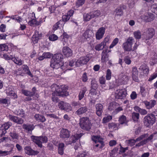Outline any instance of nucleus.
I'll return each instance as SVG.
<instances>
[{"instance_id": "1", "label": "nucleus", "mask_w": 157, "mask_h": 157, "mask_svg": "<svg viewBox=\"0 0 157 157\" xmlns=\"http://www.w3.org/2000/svg\"><path fill=\"white\" fill-rule=\"evenodd\" d=\"M89 55L85 56L80 57L78 59L75 61L72 60L69 62V66L70 67L75 65L76 67H80L86 64L91 59Z\"/></svg>"}, {"instance_id": "2", "label": "nucleus", "mask_w": 157, "mask_h": 157, "mask_svg": "<svg viewBox=\"0 0 157 157\" xmlns=\"http://www.w3.org/2000/svg\"><path fill=\"white\" fill-rule=\"evenodd\" d=\"M50 66L53 69H58L60 68L61 69L65 71L72 69L71 68H70L69 63L68 62H65L63 63L51 60Z\"/></svg>"}, {"instance_id": "3", "label": "nucleus", "mask_w": 157, "mask_h": 157, "mask_svg": "<svg viewBox=\"0 0 157 157\" xmlns=\"http://www.w3.org/2000/svg\"><path fill=\"white\" fill-rule=\"evenodd\" d=\"M52 91H54L52 94V101L57 102L58 101V98L56 96H61L63 94V92L62 90V88H59L58 86L56 84H54L51 86Z\"/></svg>"}, {"instance_id": "4", "label": "nucleus", "mask_w": 157, "mask_h": 157, "mask_svg": "<svg viewBox=\"0 0 157 157\" xmlns=\"http://www.w3.org/2000/svg\"><path fill=\"white\" fill-rule=\"evenodd\" d=\"M92 140L95 143L93 145V148L95 151H97L99 148H101L104 146L103 139L99 136H93L92 137Z\"/></svg>"}, {"instance_id": "5", "label": "nucleus", "mask_w": 157, "mask_h": 157, "mask_svg": "<svg viewBox=\"0 0 157 157\" xmlns=\"http://www.w3.org/2000/svg\"><path fill=\"white\" fill-rule=\"evenodd\" d=\"M155 116L154 114L151 113L148 114L144 118V124L145 126L149 127L155 123Z\"/></svg>"}, {"instance_id": "6", "label": "nucleus", "mask_w": 157, "mask_h": 157, "mask_svg": "<svg viewBox=\"0 0 157 157\" xmlns=\"http://www.w3.org/2000/svg\"><path fill=\"white\" fill-rule=\"evenodd\" d=\"M134 42V38L132 37H128L122 44V48L124 51L129 52L131 51L132 45Z\"/></svg>"}, {"instance_id": "7", "label": "nucleus", "mask_w": 157, "mask_h": 157, "mask_svg": "<svg viewBox=\"0 0 157 157\" xmlns=\"http://www.w3.org/2000/svg\"><path fill=\"white\" fill-rule=\"evenodd\" d=\"M80 127L83 129L89 130L91 128V124L89 119L86 117H82L80 120Z\"/></svg>"}, {"instance_id": "8", "label": "nucleus", "mask_w": 157, "mask_h": 157, "mask_svg": "<svg viewBox=\"0 0 157 157\" xmlns=\"http://www.w3.org/2000/svg\"><path fill=\"white\" fill-rule=\"evenodd\" d=\"M94 36L93 31L88 29L86 30L83 34L82 36L79 37L78 39L81 42H83L87 39H91Z\"/></svg>"}, {"instance_id": "9", "label": "nucleus", "mask_w": 157, "mask_h": 157, "mask_svg": "<svg viewBox=\"0 0 157 157\" xmlns=\"http://www.w3.org/2000/svg\"><path fill=\"white\" fill-rule=\"evenodd\" d=\"M127 94V90L125 89H119L116 91L115 97L117 98L123 99L126 97Z\"/></svg>"}, {"instance_id": "10", "label": "nucleus", "mask_w": 157, "mask_h": 157, "mask_svg": "<svg viewBox=\"0 0 157 157\" xmlns=\"http://www.w3.org/2000/svg\"><path fill=\"white\" fill-rule=\"evenodd\" d=\"M155 31L153 28H148L147 29L145 32H144V35L146 40L152 38L155 34Z\"/></svg>"}, {"instance_id": "11", "label": "nucleus", "mask_w": 157, "mask_h": 157, "mask_svg": "<svg viewBox=\"0 0 157 157\" xmlns=\"http://www.w3.org/2000/svg\"><path fill=\"white\" fill-rule=\"evenodd\" d=\"M12 125V123L8 122L3 124L0 128V134L1 136L4 135L7 132V130Z\"/></svg>"}, {"instance_id": "12", "label": "nucleus", "mask_w": 157, "mask_h": 157, "mask_svg": "<svg viewBox=\"0 0 157 157\" xmlns=\"http://www.w3.org/2000/svg\"><path fill=\"white\" fill-rule=\"evenodd\" d=\"M132 77L133 80L138 82L140 80L138 77V71L136 67H132L131 71Z\"/></svg>"}, {"instance_id": "13", "label": "nucleus", "mask_w": 157, "mask_h": 157, "mask_svg": "<svg viewBox=\"0 0 157 157\" xmlns=\"http://www.w3.org/2000/svg\"><path fill=\"white\" fill-rule=\"evenodd\" d=\"M141 19L145 21H151L155 18L154 15L151 13H146L141 16Z\"/></svg>"}, {"instance_id": "14", "label": "nucleus", "mask_w": 157, "mask_h": 157, "mask_svg": "<svg viewBox=\"0 0 157 157\" xmlns=\"http://www.w3.org/2000/svg\"><path fill=\"white\" fill-rule=\"evenodd\" d=\"M105 30V29L104 27H101L98 29L95 34L96 38L97 40H100L103 38Z\"/></svg>"}, {"instance_id": "15", "label": "nucleus", "mask_w": 157, "mask_h": 157, "mask_svg": "<svg viewBox=\"0 0 157 157\" xmlns=\"http://www.w3.org/2000/svg\"><path fill=\"white\" fill-rule=\"evenodd\" d=\"M6 94L8 96H11L13 98H17V95L14 91V88L11 86H9L6 90Z\"/></svg>"}, {"instance_id": "16", "label": "nucleus", "mask_w": 157, "mask_h": 157, "mask_svg": "<svg viewBox=\"0 0 157 157\" xmlns=\"http://www.w3.org/2000/svg\"><path fill=\"white\" fill-rule=\"evenodd\" d=\"M24 150L25 153L29 155H35L39 153L37 151L33 150L30 146H26L24 148Z\"/></svg>"}, {"instance_id": "17", "label": "nucleus", "mask_w": 157, "mask_h": 157, "mask_svg": "<svg viewBox=\"0 0 157 157\" xmlns=\"http://www.w3.org/2000/svg\"><path fill=\"white\" fill-rule=\"evenodd\" d=\"M129 78V77L126 74H124L123 72H121L118 77L120 81L124 84L128 82Z\"/></svg>"}, {"instance_id": "18", "label": "nucleus", "mask_w": 157, "mask_h": 157, "mask_svg": "<svg viewBox=\"0 0 157 157\" xmlns=\"http://www.w3.org/2000/svg\"><path fill=\"white\" fill-rule=\"evenodd\" d=\"M98 87L97 82L94 79H92L91 81V89L90 93L92 95H95L97 93L96 89Z\"/></svg>"}, {"instance_id": "19", "label": "nucleus", "mask_w": 157, "mask_h": 157, "mask_svg": "<svg viewBox=\"0 0 157 157\" xmlns=\"http://www.w3.org/2000/svg\"><path fill=\"white\" fill-rule=\"evenodd\" d=\"M8 117L10 120L18 124H21L23 123L22 119L16 116L10 114L9 115Z\"/></svg>"}, {"instance_id": "20", "label": "nucleus", "mask_w": 157, "mask_h": 157, "mask_svg": "<svg viewBox=\"0 0 157 157\" xmlns=\"http://www.w3.org/2000/svg\"><path fill=\"white\" fill-rule=\"evenodd\" d=\"M63 56L62 54L61 53H57L53 55L51 60L63 63Z\"/></svg>"}, {"instance_id": "21", "label": "nucleus", "mask_w": 157, "mask_h": 157, "mask_svg": "<svg viewBox=\"0 0 157 157\" xmlns=\"http://www.w3.org/2000/svg\"><path fill=\"white\" fill-rule=\"evenodd\" d=\"M41 136H32L31 138L33 141L36 143L38 146L41 147H42V142L41 141Z\"/></svg>"}, {"instance_id": "22", "label": "nucleus", "mask_w": 157, "mask_h": 157, "mask_svg": "<svg viewBox=\"0 0 157 157\" xmlns=\"http://www.w3.org/2000/svg\"><path fill=\"white\" fill-rule=\"evenodd\" d=\"M70 132L66 129H62L60 132V137L62 138H68L70 136Z\"/></svg>"}, {"instance_id": "23", "label": "nucleus", "mask_w": 157, "mask_h": 157, "mask_svg": "<svg viewBox=\"0 0 157 157\" xmlns=\"http://www.w3.org/2000/svg\"><path fill=\"white\" fill-rule=\"evenodd\" d=\"M143 103L145 104L147 109H150L154 107L156 105V102L155 100H152L150 101H144Z\"/></svg>"}, {"instance_id": "24", "label": "nucleus", "mask_w": 157, "mask_h": 157, "mask_svg": "<svg viewBox=\"0 0 157 157\" xmlns=\"http://www.w3.org/2000/svg\"><path fill=\"white\" fill-rule=\"evenodd\" d=\"M62 51L64 55L67 57H70L72 55V51L68 47H64L63 48Z\"/></svg>"}, {"instance_id": "25", "label": "nucleus", "mask_w": 157, "mask_h": 157, "mask_svg": "<svg viewBox=\"0 0 157 157\" xmlns=\"http://www.w3.org/2000/svg\"><path fill=\"white\" fill-rule=\"evenodd\" d=\"M95 108L97 115L98 116H101L103 112L102 105L100 103L97 104L95 105Z\"/></svg>"}, {"instance_id": "26", "label": "nucleus", "mask_w": 157, "mask_h": 157, "mask_svg": "<svg viewBox=\"0 0 157 157\" xmlns=\"http://www.w3.org/2000/svg\"><path fill=\"white\" fill-rule=\"evenodd\" d=\"M31 15L33 18L30 21H29V24L31 26L39 25L40 24V22L34 19L35 18V13H31Z\"/></svg>"}, {"instance_id": "27", "label": "nucleus", "mask_w": 157, "mask_h": 157, "mask_svg": "<svg viewBox=\"0 0 157 157\" xmlns=\"http://www.w3.org/2000/svg\"><path fill=\"white\" fill-rule=\"evenodd\" d=\"M157 63V54L155 53H152L151 55L149 63L151 65H153Z\"/></svg>"}, {"instance_id": "28", "label": "nucleus", "mask_w": 157, "mask_h": 157, "mask_svg": "<svg viewBox=\"0 0 157 157\" xmlns=\"http://www.w3.org/2000/svg\"><path fill=\"white\" fill-rule=\"evenodd\" d=\"M22 127L24 129L29 133L30 132H32V131L34 128V126L33 124H24L22 125Z\"/></svg>"}, {"instance_id": "29", "label": "nucleus", "mask_w": 157, "mask_h": 157, "mask_svg": "<svg viewBox=\"0 0 157 157\" xmlns=\"http://www.w3.org/2000/svg\"><path fill=\"white\" fill-rule=\"evenodd\" d=\"M148 135L147 134H144L140 136L139 137L137 138L135 140H131L129 141V144L130 145H133L135 142L139 141L143 139H144Z\"/></svg>"}, {"instance_id": "30", "label": "nucleus", "mask_w": 157, "mask_h": 157, "mask_svg": "<svg viewBox=\"0 0 157 157\" xmlns=\"http://www.w3.org/2000/svg\"><path fill=\"white\" fill-rule=\"evenodd\" d=\"M35 120L38 122H44L46 121L45 117L43 115L39 114H36L34 116Z\"/></svg>"}, {"instance_id": "31", "label": "nucleus", "mask_w": 157, "mask_h": 157, "mask_svg": "<svg viewBox=\"0 0 157 157\" xmlns=\"http://www.w3.org/2000/svg\"><path fill=\"white\" fill-rule=\"evenodd\" d=\"M82 135L83 134L82 133L75 134L74 135H72L70 138L72 140V142L71 143H69V144H71L72 143L75 142L76 141L81 137Z\"/></svg>"}, {"instance_id": "32", "label": "nucleus", "mask_w": 157, "mask_h": 157, "mask_svg": "<svg viewBox=\"0 0 157 157\" xmlns=\"http://www.w3.org/2000/svg\"><path fill=\"white\" fill-rule=\"evenodd\" d=\"M134 109L136 111L139 112L141 115H145L147 113V112L146 109H141L137 106H135L134 107Z\"/></svg>"}, {"instance_id": "33", "label": "nucleus", "mask_w": 157, "mask_h": 157, "mask_svg": "<svg viewBox=\"0 0 157 157\" xmlns=\"http://www.w3.org/2000/svg\"><path fill=\"white\" fill-rule=\"evenodd\" d=\"M108 56L107 54V50L103 51L101 53V59L102 62H105L108 60Z\"/></svg>"}, {"instance_id": "34", "label": "nucleus", "mask_w": 157, "mask_h": 157, "mask_svg": "<svg viewBox=\"0 0 157 157\" xmlns=\"http://www.w3.org/2000/svg\"><path fill=\"white\" fill-rule=\"evenodd\" d=\"M22 68L23 71L25 73L29 75L31 77H32L33 76L31 73L29 69L26 65H24L22 66Z\"/></svg>"}, {"instance_id": "35", "label": "nucleus", "mask_w": 157, "mask_h": 157, "mask_svg": "<svg viewBox=\"0 0 157 157\" xmlns=\"http://www.w3.org/2000/svg\"><path fill=\"white\" fill-rule=\"evenodd\" d=\"M139 69L143 71L144 74L148 73L149 71V69L148 67L145 64L142 65L139 68Z\"/></svg>"}, {"instance_id": "36", "label": "nucleus", "mask_w": 157, "mask_h": 157, "mask_svg": "<svg viewBox=\"0 0 157 157\" xmlns=\"http://www.w3.org/2000/svg\"><path fill=\"white\" fill-rule=\"evenodd\" d=\"M119 121L120 124H126L128 121L126 119V117L123 115H122L120 117Z\"/></svg>"}, {"instance_id": "37", "label": "nucleus", "mask_w": 157, "mask_h": 157, "mask_svg": "<svg viewBox=\"0 0 157 157\" xmlns=\"http://www.w3.org/2000/svg\"><path fill=\"white\" fill-rule=\"evenodd\" d=\"M69 36L66 33H63L61 37H62V41L63 42V45H65L67 44L68 41V39Z\"/></svg>"}, {"instance_id": "38", "label": "nucleus", "mask_w": 157, "mask_h": 157, "mask_svg": "<svg viewBox=\"0 0 157 157\" xmlns=\"http://www.w3.org/2000/svg\"><path fill=\"white\" fill-rule=\"evenodd\" d=\"M148 92V90L145 87L141 86L140 87V93L142 97H144Z\"/></svg>"}, {"instance_id": "39", "label": "nucleus", "mask_w": 157, "mask_h": 157, "mask_svg": "<svg viewBox=\"0 0 157 157\" xmlns=\"http://www.w3.org/2000/svg\"><path fill=\"white\" fill-rule=\"evenodd\" d=\"M64 144L63 143L59 144L58 149V152L60 155H62L63 154L64 147Z\"/></svg>"}, {"instance_id": "40", "label": "nucleus", "mask_w": 157, "mask_h": 157, "mask_svg": "<svg viewBox=\"0 0 157 157\" xmlns=\"http://www.w3.org/2000/svg\"><path fill=\"white\" fill-rule=\"evenodd\" d=\"M87 110V108L85 107H81L76 112V113L78 115H81L85 113Z\"/></svg>"}, {"instance_id": "41", "label": "nucleus", "mask_w": 157, "mask_h": 157, "mask_svg": "<svg viewBox=\"0 0 157 157\" xmlns=\"http://www.w3.org/2000/svg\"><path fill=\"white\" fill-rule=\"evenodd\" d=\"M14 113L15 114L22 117H23L24 116L25 114L24 111L22 109H18L15 110Z\"/></svg>"}, {"instance_id": "42", "label": "nucleus", "mask_w": 157, "mask_h": 157, "mask_svg": "<svg viewBox=\"0 0 157 157\" xmlns=\"http://www.w3.org/2000/svg\"><path fill=\"white\" fill-rule=\"evenodd\" d=\"M86 90L87 89L86 87H84L81 89L78 96L79 100H81L84 97L85 94Z\"/></svg>"}, {"instance_id": "43", "label": "nucleus", "mask_w": 157, "mask_h": 157, "mask_svg": "<svg viewBox=\"0 0 157 157\" xmlns=\"http://www.w3.org/2000/svg\"><path fill=\"white\" fill-rule=\"evenodd\" d=\"M12 60L17 64L21 65L23 64V61L18 57H13Z\"/></svg>"}, {"instance_id": "44", "label": "nucleus", "mask_w": 157, "mask_h": 157, "mask_svg": "<svg viewBox=\"0 0 157 157\" xmlns=\"http://www.w3.org/2000/svg\"><path fill=\"white\" fill-rule=\"evenodd\" d=\"M9 17L13 20H15L19 23H20L22 20V18L17 15H12L10 16Z\"/></svg>"}, {"instance_id": "45", "label": "nucleus", "mask_w": 157, "mask_h": 157, "mask_svg": "<svg viewBox=\"0 0 157 157\" xmlns=\"http://www.w3.org/2000/svg\"><path fill=\"white\" fill-rule=\"evenodd\" d=\"M91 17L90 12L89 13H85L83 15V20L85 21H88L93 18Z\"/></svg>"}, {"instance_id": "46", "label": "nucleus", "mask_w": 157, "mask_h": 157, "mask_svg": "<svg viewBox=\"0 0 157 157\" xmlns=\"http://www.w3.org/2000/svg\"><path fill=\"white\" fill-rule=\"evenodd\" d=\"M22 92L25 95L27 96L32 97L35 94V93L33 92H30L25 90H22Z\"/></svg>"}, {"instance_id": "47", "label": "nucleus", "mask_w": 157, "mask_h": 157, "mask_svg": "<svg viewBox=\"0 0 157 157\" xmlns=\"http://www.w3.org/2000/svg\"><path fill=\"white\" fill-rule=\"evenodd\" d=\"M122 8L121 6L116 8L115 11L116 15L121 16L123 15V12Z\"/></svg>"}, {"instance_id": "48", "label": "nucleus", "mask_w": 157, "mask_h": 157, "mask_svg": "<svg viewBox=\"0 0 157 157\" xmlns=\"http://www.w3.org/2000/svg\"><path fill=\"white\" fill-rule=\"evenodd\" d=\"M90 13L91 14V17H92L93 18L97 17L99 16L101 14L100 12V11L98 10L92 11L90 12Z\"/></svg>"}, {"instance_id": "49", "label": "nucleus", "mask_w": 157, "mask_h": 157, "mask_svg": "<svg viewBox=\"0 0 157 157\" xmlns=\"http://www.w3.org/2000/svg\"><path fill=\"white\" fill-rule=\"evenodd\" d=\"M140 114L139 113L134 112L132 113V118L136 122H137L139 119Z\"/></svg>"}, {"instance_id": "50", "label": "nucleus", "mask_w": 157, "mask_h": 157, "mask_svg": "<svg viewBox=\"0 0 157 157\" xmlns=\"http://www.w3.org/2000/svg\"><path fill=\"white\" fill-rule=\"evenodd\" d=\"M119 39L117 38H115L112 42L111 44L109 46L110 49L113 48L115 46H116L119 42Z\"/></svg>"}, {"instance_id": "51", "label": "nucleus", "mask_w": 157, "mask_h": 157, "mask_svg": "<svg viewBox=\"0 0 157 157\" xmlns=\"http://www.w3.org/2000/svg\"><path fill=\"white\" fill-rule=\"evenodd\" d=\"M112 118L111 116L108 115L107 116L104 117L102 119V123H106L107 122L109 121Z\"/></svg>"}, {"instance_id": "52", "label": "nucleus", "mask_w": 157, "mask_h": 157, "mask_svg": "<svg viewBox=\"0 0 157 157\" xmlns=\"http://www.w3.org/2000/svg\"><path fill=\"white\" fill-rule=\"evenodd\" d=\"M8 48V46L6 44H0V51H7Z\"/></svg>"}, {"instance_id": "53", "label": "nucleus", "mask_w": 157, "mask_h": 157, "mask_svg": "<svg viewBox=\"0 0 157 157\" xmlns=\"http://www.w3.org/2000/svg\"><path fill=\"white\" fill-rule=\"evenodd\" d=\"M108 127L109 128L113 129L115 130L118 129L117 125L114 123H109V124Z\"/></svg>"}, {"instance_id": "54", "label": "nucleus", "mask_w": 157, "mask_h": 157, "mask_svg": "<svg viewBox=\"0 0 157 157\" xmlns=\"http://www.w3.org/2000/svg\"><path fill=\"white\" fill-rule=\"evenodd\" d=\"M134 37L136 39H140L141 37V33L140 31L134 32Z\"/></svg>"}, {"instance_id": "55", "label": "nucleus", "mask_w": 157, "mask_h": 157, "mask_svg": "<svg viewBox=\"0 0 157 157\" xmlns=\"http://www.w3.org/2000/svg\"><path fill=\"white\" fill-rule=\"evenodd\" d=\"M157 77V69L155 72L151 75L148 79V81H151Z\"/></svg>"}, {"instance_id": "56", "label": "nucleus", "mask_w": 157, "mask_h": 157, "mask_svg": "<svg viewBox=\"0 0 157 157\" xmlns=\"http://www.w3.org/2000/svg\"><path fill=\"white\" fill-rule=\"evenodd\" d=\"M10 135L13 139H17L18 138V134L15 132H10Z\"/></svg>"}, {"instance_id": "57", "label": "nucleus", "mask_w": 157, "mask_h": 157, "mask_svg": "<svg viewBox=\"0 0 157 157\" xmlns=\"http://www.w3.org/2000/svg\"><path fill=\"white\" fill-rule=\"evenodd\" d=\"M58 39V37L55 34H52L49 36V39L52 41H54L57 40Z\"/></svg>"}, {"instance_id": "58", "label": "nucleus", "mask_w": 157, "mask_h": 157, "mask_svg": "<svg viewBox=\"0 0 157 157\" xmlns=\"http://www.w3.org/2000/svg\"><path fill=\"white\" fill-rule=\"evenodd\" d=\"M116 103L112 102L109 103L108 107V109L110 111L113 110L116 108Z\"/></svg>"}, {"instance_id": "59", "label": "nucleus", "mask_w": 157, "mask_h": 157, "mask_svg": "<svg viewBox=\"0 0 157 157\" xmlns=\"http://www.w3.org/2000/svg\"><path fill=\"white\" fill-rule=\"evenodd\" d=\"M110 37L109 36H106L104 39V40L101 42L102 44L103 45V47H104L107 43H109V41Z\"/></svg>"}, {"instance_id": "60", "label": "nucleus", "mask_w": 157, "mask_h": 157, "mask_svg": "<svg viewBox=\"0 0 157 157\" xmlns=\"http://www.w3.org/2000/svg\"><path fill=\"white\" fill-rule=\"evenodd\" d=\"M151 10L152 12L157 14V4H154L151 6Z\"/></svg>"}, {"instance_id": "61", "label": "nucleus", "mask_w": 157, "mask_h": 157, "mask_svg": "<svg viewBox=\"0 0 157 157\" xmlns=\"http://www.w3.org/2000/svg\"><path fill=\"white\" fill-rule=\"evenodd\" d=\"M111 72L110 70L108 69L107 70L106 75V78L107 80H109L111 78Z\"/></svg>"}, {"instance_id": "62", "label": "nucleus", "mask_w": 157, "mask_h": 157, "mask_svg": "<svg viewBox=\"0 0 157 157\" xmlns=\"http://www.w3.org/2000/svg\"><path fill=\"white\" fill-rule=\"evenodd\" d=\"M72 108L70 105L67 103V104L63 107V110H64L67 112H69L71 110Z\"/></svg>"}, {"instance_id": "63", "label": "nucleus", "mask_w": 157, "mask_h": 157, "mask_svg": "<svg viewBox=\"0 0 157 157\" xmlns=\"http://www.w3.org/2000/svg\"><path fill=\"white\" fill-rule=\"evenodd\" d=\"M43 54L45 58H50L52 57L53 55L52 53L49 52H45Z\"/></svg>"}, {"instance_id": "64", "label": "nucleus", "mask_w": 157, "mask_h": 157, "mask_svg": "<svg viewBox=\"0 0 157 157\" xmlns=\"http://www.w3.org/2000/svg\"><path fill=\"white\" fill-rule=\"evenodd\" d=\"M104 47H103V45L101 42L100 44L96 45L95 49L97 51H100L102 50Z\"/></svg>"}]
</instances>
